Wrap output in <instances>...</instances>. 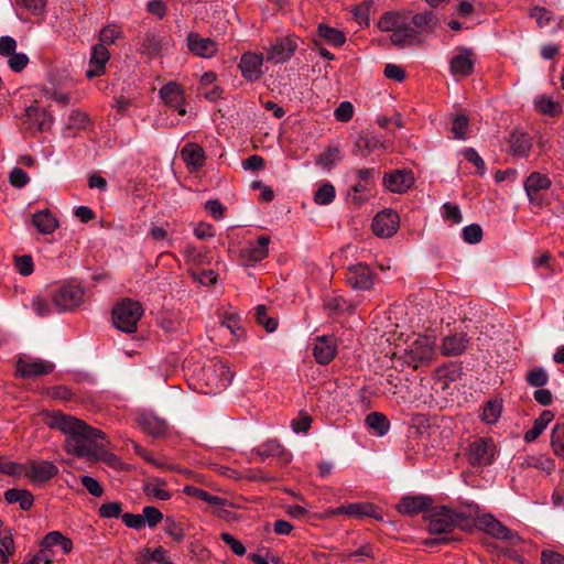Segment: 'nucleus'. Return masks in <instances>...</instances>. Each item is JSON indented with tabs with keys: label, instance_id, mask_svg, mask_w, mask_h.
<instances>
[{
	"label": "nucleus",
	"instance_id": "nucleus-1",
	"mask_svg": "<svg viewBox=\"0 0 564 564\" xmlns=\"http://www.w3.org/2000/svg\"><path fill=\"white\" fill-rule=\"evenodd\" d=\"M50 424L65 435L67 453L88 460L102 457L104 446L97 442L104 437L101 431L91 429L85 422L61 413L54 414Z\"/></svg>",
	"mask_w": 564,
	"mask_h": 564
},
{
	"label": "nucleus",
	"instance_id": "nucleus-2",
	"mask_svg": "<svg viewBox=\"0 0 564 564\" xmlns=\"http://www.w3.org/2000/svg\"><path fill=\"white\" fill-rule=\"evenodd\" d=\"M436 355L435 337L431 335H417L403 350L402 358L413 368L431 362Z\"/></svg>",
	"mask_w": 564,
	"mask_h": 564
},
{
	"label": "nucleus",
	"instance_id": "nucleus-3",
	"mask_svg": "<svg viewBox=\"0 0 564 564\" xmlns=\"http://www.w3.org/2000/svg\"><path fill=\"white\" fill-rule=\"evenodd\" d=\"M142 314L143 308L139 302L122 301L113 308V324L121 332L133 333Z\"/></svg>",
	"mask_w": 564,
	"mask_h": 564
},
{
	"label": "nucleus",
	"instance_id": "nucleus-4",
	"mask_svg": "<svg viewBox=\"0 0 564 564\" xmlns=\"http://www.w3.org/2000/svg\"><path fill=\"white\" fill-rule=\"evenodd\" d=\"M425 519L429 531L432 534H441L451 532L458 524L460 517L446 507H435L426 513Z\"/></svg>",
	"mask_w": 564,
	"mask_h": 564
},
{
	"label": "nucleus",
	"instance_id": "nucleus-5",
	"mask_svg": "<svg viewBox=\"0 0 564 564\" xmlns=\"http://www.w3.org/2000/svg\"><path fill=\"white\" fill-rule=\"evenodd\" d=\"M84 299V291L80 286L66 284L56 290L52 296L55 308L64 312L77 307Z\"/></svg>",
	"mask_w": 564,
	"mask_h": 564
},
{
	"label": "nucleus",
	"instance_id": "nucleus-6",
	"mask_svg": "<svg viewBox=\"0 0 564 564\" xmlns=\"http://www.w3.org/2000/svg\"><path fill=\"white\" fill-rule=\"evenodd\" d=\"M297 48V37L284 36L264 47L267 61L281 64L289 61Z\"/></svg>",
	"mask_w": 564,
	"mask_h": 564
},
{
	"label": "nucleus",
	"instance_id": "nucleus-7",
	"mask_svg": "<svg viewBox=\"0 0 564 564\" xmlns=\"http://www.w3.org/2000/svg\"><path fill=\"white\" fill-rule=\"evenodd\" d=\"M54 370V364L44 359L21 357L17 362V372L22 378H34L48 375Z\"/></svg>",
	"mask_w": 564,
	"mask_h": 564
},
{
	"label": "nucleus",
	"instance_id": "nucleus-8",
	"mask_svg": "<svg viewBox=\"0 0 564 564\" xmlns=\"http://www.w3.org/2000/svg\"><path fill=\"white\" fill-rule=\"evenodd\" d=\"M399 225V215L392 209H386L375 216L372 220V230L378 237L389 238L397 232Z\"/></svg>",
	"mask_w": 564,
	"mask_h": 564
},
{
	"label": "nucleus",
	"instance_id": "nucleus-9",
	"mask_svg": "<svg viewBox=\"0 0 564 564\" xmlns=\"http://www.w3.org/2000/svg\"><path fill=\"white\" fill-rule=\"evenodd\" d=\"M495 456V444L491 440L478 438L470 443L468 459L470 464L487 466L491 464Z\"/></svg>",
	"mask_w": 564,
	"mask_h": 564
},
{
	"label": "nucleus",
	"instance_id": "nucleus-10",
	"mask_svg": "<svg viewBox=\"0 0 564 564\" xmlns=\"http://www.w3.org/2000/svg\"><path fill=\"white\" fill-rule=\"evenodd\" d=\"M186 40L189 52L198 57L212 58L218 51V44L214 40L198 33L189 32Z\"/></svg>",
	"mask_w": 564,
	"mask_h": 564
},
{
	"label": "nucleus",
	"instance_id": "nucleus-11",
	"mask_svg": "<svg viewBox=\"0 0 564 564\" xmlns=\"http://www.w3.org/2000/svg\"><path fill=\"white\" fill-rule=\"evenodd\" d=\"M346 280L354 289L365 291L372 288L373 273L368 265L357 263L348 268Z\"/></svg>",
	"mask_w": 564,
	"mask_h": 564
},
{
	"label": "nucleus",
	"instance_id": "nucleus-12",
	"mask_svg": "<svg viewBox=\"0 0 564 564\" xmlns=\"http://www.w3.org/2000/svg\"><path fill=\"white\" fill-rule=\"evenodd\" d=\"M264 57L262 54L247 52L242 54L239 63V68L243 78L249 82L258 80L262 75Z\"/></svg>",
	"mask_w": 564,
	"mask_h": 564
},
{
	"label": "nucleus",
	"instance_id": "nucleus-13",
	"mask_svg": "<svg viewBox=\"0 0 564 564\" xmlns=\"http://www.w3.org/2000/svg\"><path fill=\"white\" fill-rule=\"evenodd\" d=\"M270 238L262 236L254 241H249L241 251V258L247 265H254L269 253Z\"/></svg>",
	"mask_w": 564,
	"mask_h": 564
},
{
	"label": "nucleus",
	"instance_id": "nucleus-14",
	"mask_svg": "<svg viewBox=\"0 0 564 564\" xmlns=\"http://www.w3.org/2000/svg\"><path fill=\"white\" fill-rule=\"evenodd\" d=\"M110 58V53L102 44H96L91 47L86 76L88 78L99 77L105 74L106 65Z\"/></svg>",
	"mask_w": 564,
	"mask_h": 564
},
{
	"label": "nucleus",
	"instance_id": "nucleus-15",
	"mask_svg": "<svg viewBox=\"0 0 564 564\" xmlns=\"http://www.w3.org/2000/svg\"><path fill=\"white\" fill-rule=\"evenodd\" d=\"M160 96L166 106L175 109L181 116L186 113L184 91L180 85L174 82L167 83L160 89Z\"/></svg>",
	"mask_w": 564,
	"mask_h": 564
},
{
	"label": "nucleus",
	"instance_id": "nucleus-16",
	"mask_svg": "<svg viewBox=\"0 0 564 564\" xmlns=\"http://www.w3.org/2000/svg\"><path fill=\"white\" fill-rule=\"evenodd\" d=\"M24 474L32 481L44 482L52 479L58 473V468L47 460L31 462L23 467Z\"/></svg>",
	"mask_w": 564,
	"mask_h": 564
},
{
	"label": "nucleus",
	"instance_id": "nucleus-17",
	"mask_svg": "<svg viewBox=\"0 0 564 564\" xmlns=\"http://www.w3.org/2000/svg\"><path fill=\"white\" fill-rule=\"evenodd\" d=\"M383 183L392 193H404L414 184V175L409 170H395L386 174Z\"/></svg>",
	"mask_w": 564,
	"mask_h": 564
},
{
	"label": "nucleus",
	"instance_id": "nucleus-18",
	"mask_svg": "<svg viewBox=\"0 0 564 564\" xmlns=\"http://www.w3.org/2000/svg\"><path fill=\"white\" fill-rule=\"evenodd\" d=\"M25 123L32 130L45 131L51 128L53 123V117L47 111L37 106H30L25 109L24 113Z\"/></svg>",
	"mask_w": 564,
	"mask_h": 564
},
{
	"label": "nucleus",
	"instance_id": "nucleus-19",
	"mask_svg": "<svg viewBox=\"0 0 564 564\" xmlns=\"http://www.w3.org/2000/svg\"><path fill=\"white\" fill-rule=\"evenodd\" d=\"M451 72L454 76L466 77L473 73L474 58L473 52L466 47L457 48V53L452 57Z\"/></svg>",
	"mask_w": 564,
	"mask_h": 564
},
{
	"label": "nucleus",
	"instance_id": "nucleus-20",
	"mask_svg": "<svg viewBox=\"0 0 564 564\" xmlns=\"http://www.w3.org/2000/svg\"><path fill=\"white\" fill-rule=\"evenodd\" d=\"M180 155L189 172H196L205 164V151L197 143L191 142L185 144L182 148Z\"/></svg>",
	"mask_w": 564,
	"mask_h": 564
},
{
	"label": "nucleus",
	"instance_id": "nucleus-21",
	"mask_svg": "<svg viewBox=\"0 0 564 564\" xmlns=\"http://www.w3.org/2000/svg\"><path fill=\"white\" fill-rule=\"evenodd\" d=\"M314 357L321 365L329 364L336 355L337 345L333 336H319L314 343Z\"/></svg>",
	"mask_w": 564,
	"mask_h": 564
},
{
	"label": "nucleus",
	"instance_id": "nucleus-22",
	"mask_svg": "<svg viewBox=\"0 0 564 564\" xmlns=\"http://www.w3.org/2000/svg\"><path fill=\"white\" fill-rule=\"evenodd\" d=\"M432 499L427 496H405L398 503V511L402 514L414 516L427 509Z\"/></svg>",
	"mask_w": 564,
	"mask_h": 564
},
{
	"label": "nucleus",
	"instance_id": "nucleus-23",
	"mask_svg": "<svg viewBox=\"0 0 564 564\" xmlns=\"http://www.w3.org/2000/svg\"><path fill=\"white\" fill-rule=\"evenodd\" d=\"M376 507L371 503L356 502L347 506H341L336 509H330L328 513L330 516L345 514L348 517L360 518L364 516L376 517Z\"/></svg>",
	"mask_w": 564,
	"mask_h": 564
},
{
	"label": "nucleus",
	"instance_id": "nucleus-24",
	"mask_svg": "<svg viewBox=\"0 0 564 564\" xmlns=\"http://www.w3.org/2000/svg\"><path fill=\"white\" fill-rule=\"evenodd\" d=\"M32 224L41 235H51L59 226L57 218L48 209L36 212L32 216Z\"/></svg>",
	"mask_w": 564,
	"mask_h": 564
},
{
	"label": "nucleus",
	"instance_id": "nucleus-25",
	"mask_svg": "<svg viewBox=\"0 0 564 564\" xmlns=\"http://www.w3.org/2000/svg\"><path fill=\"white\" fill-rule=\"evenodd\" d=\"M138 424L144 432L153 436L162 434L166 429L165 421L151 412L140 414L138 417Z\"/></svg>",
	"mask_w": 564,
	"mask_h": 564
},
{
	"label": "nucleus",
	"instance_id": "nucleus-26",
	"mask_svg": "<svg viewBox=\"0 0 564 564\" xmlns=\"http://www.w3.org/2000/svg\"><path fill=\"white\" fill-rule=\"evenodd\" d=\"M510 149L513 155L525 158L531 151V140L525 132L513 131L509 139Z\"/></svg>",
	"mask_w": 564,
	"mask_h": 564
},
{
	"label": "nucleus",
	"instance_id": "nucleus-27",
	"mask_svg": "<svg viewBox=\"0 0 564 564\" xmlns=\"http://www.w3.org/2000/svg\"><path fill=\"white\" fill-rule=\"evenodd\" d=\"M484 530L494 538L501 540L512 539V532L492 516H485L480 520Z\"/></svg>",
	"mask_w": 564,
	"mask_h": 564
},
{
	"label": "nucleus",
	"instance_id": "nucleus-28",
	"mask_svg": "<svg viewBox=\"0 0 564 564\" xmlns=\"http://www.w3.org/2000/svg\"><path fill=\"white\" fill-rule=\"evenodd\" d=\"M533 105L536 111L551 117H555L560 115L562 111L561 104L553 97L544 94L538 95L533 99Z\"/></svg>",
	"mask_w": 564,
	"mask_h": 564
},
{
	"label": "nucleus",
	"instance_id": "nucleus-29",
	"mask_svg": "<svg viewBox=\"0 0 564 564\" xmlns=\"http://www.w3.org/2000/svg\"><path fill=\"white\" fill-rule=\"evenodd\" d=\"M553 419L554 414L551 411H543L540 416L534 420L533 426L525 432L524 441L527 443L535 441L544 432Z\"/></svg>",
	"mask_w": 564,
	"mask_h": 564
},
{
	"label": "nucleus",
	"instance_id": "nucleus-30",
	"mask_svg": "<svg viewBox=\"0 0 564 564\" xmlns=\"http://www.w3.org/2000/svg\"><path fill=\"white\" fill-rule=\"evenodd\" d=\"M550 185V178L540 172L531 173L524 182V188L530 199H532L535 193L542 189H547Z\"/></svg>",
	"mask_w": 564,
	"mask_h": 564
},
{
	"label": "nucleus",
	"instance_id": "nucleus-31",
	"mask_svg": "<svg viewBox=\"0 0 564 564\" xmlns=\"http://www.w3.org/2000/svg\"><path fill=\"white\" fill-rule=\"evenodd\" d=\"M390 40L394 45L403 47L415 43L416 35L405 21L403 25L391 33Z\"/></svg>",
	"mask_w": 564,
	"mask_h": 564
},
{
	"label": "nucleus",
	"instance_id": "nucleus-32",
	"mask_svg": "<svg viewBox=\"0 0 564 564\" xmlns=\"http://www.w3.org/2000/svg\"><path fill=\"white\" fill-rule=\"evenodd\" d=\"M365 423L368 429L378 436H384L390 430V422L387 416L379 412H372L367 415Z\"/></svg>",
	"mask_w": 564,
	"mask_h": 564
},
{
	"label": "nucleus",
	"instance_id": "nucleus-33",
	"mask_svg": "<svg viewBox=\"0 0 564 564\" xmlns=\"http://www.w3.org/2000/svg\"><path fill=\"white\" fill-rule=\"evenodd\" d=\"M466 339L463 335L445 337L442 344V354L445 356L460 355L466 348Z\"/></svg>",
	"mask_w": 564,
	"mask_h": 564
},
{
	"label": "nucleus",
	"instance_id": "nucleus-34",
	"mask_svg": "<svg viewBox=\"0 0 564 564\" xmlns=\"http://www.w3.org/2000/svg\"><path fill=\"white\" fill-rule=\"evenodd\" d=\"M356 147L360 150L361 154L369 153L377 149H386V140L377 134L361 135L356 141Z\"/></svg>",
	"mask_w": 564,
	"mask_h": 564
},
{
	"label": "nucleus",
	"instance_id": "nucleus-35",
	"mask_svg": "<svg viewBox=\"0 0 564 564\" xmlns=\"http://www.w3.org/2000/svg\"><path fill=\"white\" fill-rule=\"evenodd\" d=\"M317 35L327 44L333 46H340L346 41V37L341 31L323 23L318 25Z\"/></svg>",
	"mask_w": 564,
	"mask_h": 564
},
{
	"label": "nucleus",
	"instance_id": "nucleus-36",
	"mask_svg": "<svg viewBox=\"0 0 564 564\" xmlns=\"http://www.w3.org/2000/svg\"><path fill=\"white\" fill-rule=\"evenodd\" d=\"M41 545L55 546L58 545L65 554H68L73 550V542L70 539L62 534L59 531L48 532L42 540Z\"/></svg>",
	"mask_w": 564,
	"mask_h": 564
},
{
	"label": "nucleus",
	"instance_id": "nucleus-37",
	"mask_svg": "<svg viewBox=\"0 0 564 564\" xmlns=\"http://www.w3.org/2000/svg\"><path fill=\"white\" fill-rule=\"evenodd\" d=\"M8 503H19L22 510H29L33 505V496L21 489H9L4 492Z\"/></svg>",
	"mask_w": 564,
	"mask_h": 564
},
{
	"label": "nucleus",
	"instance_id": "nucleus-38",
	"mask_svg": "<svg viewBox=\"0 0 564 564\" xmlns=\"http://www.w3.org/2000/svg\"><path fill=\"white\" fill-rule=\"evenodd\" d=\"M502 413V402L498 399L489 400L484 405L481 412V421L486 424H495L498 422Z\"/></svg>",
	"mask_w": 564,
	"mask_h": 564
},
{
	"label": "nucleus",
	"instance_id": "nucleus-39",
	"mask_svg": "<svg viewBox=\"0 0 564 564\" xmlns=\"http://www.w3.org/2000/svg\"><path fill=\"white\" fill-rule=\"evenodd\" d=\"M405 21H406V19L399 13L387 12L378 21V28L382 32H391L392 33L394 30H397L398 28L403 25V23Z\"/></svg>",
	"mask_w": 564,
	"mask_h": 564
},
{
	"label": "nucleus",
	"instance_id": "nucleus-40",
	"mask_svg": "<svg viewBox=\"0 0 564 564\" xmlns=\"http://www.w3.org/2000/svg\"><path fill=\"white\" fill-rule=\"evenodd\" d=\"M165 482L161 479H155L143 486V491L147 496L158 500H169L171 494L164 488Z\"/></svg>",
	"mask_w": 564,
	"mask_h": 564
},
{
	"label": "nucleus",
	"instance_id": "nucleus-41",
	"mask_svg": "<svg viewBox=\"0 0 564 564\" xmlns=\"http://www.w3.org/2000/svg\"><path fill=\"white\" fill-rule=\"evenodd\" d=\"M213 368L215 372H219L220 377L216 380H209V383L215 384L218 390L227 388L232 381L234 373L221 361L215 362Z\"/></svg>",
	"mask_w": 564,
	"mask_h": 564
},
{
	"label": "nucleus",
	"instance_id": "nucleus-42",
	"mask_svg": "<svg viewBox=\"0 0 564 564\" xmlns=\"http://www.w3.org/2000/svg\"><path fill=\"white\" fill-rule=\"evenodd\" d=\"M185 492H187L188 495H191L193 497H196L197 499H199L202 501H205L206 503H208L212 507L227 505L226 500H224L217 496H213L209 492H207L203 489H199L197 487L188 486L185 488Z\"/></svg>",
	"mask_w": 564,
	"mask_h": 564
},
{
	"label": "nucleus",
	"instance_id": "nucleus-43",
	"mask_svg": "<svg viewBox=\"0 0 564 564\" xmlns=\"http://www.w3.org/2000/svg\"><path fill=\"white\" fill-rule=\"evenodd\" d=\"M341 160L340 150L336 147L328 148L317 158V165L324 170L333 169Z\"/></svg>",
	"mask_w": 564,
	"mask_h": 564
},
{
	"label": "nucleus",
	"instance_id": "nucleus-44",
	"mask_svg": "<svg viewBox=\"0 0 564 564\" xmlns=\"http://www.w3.org/2000/svg\"><path fill=\"white\" fill-rule=\"evenodd\" d=\"M142 563L140 564H147L150 561L158 562L160 564H172L171 561L167 558V551L163 547H156L154 550L147 549L141 554Z\"/></svg>",
	"mask_w": 564,
	"mask_h": 564
},
{
	"label": "nucleus",
	"instance_id": "nucleus-45",
	"mask_svg": "<svg viewBox=\"0 0 564 564\" xmlns=\"http://www.w3.org/2000/svg\"><path fill=\"white\" fill-rule=\"evenodd\" d=\"M13 263L15 271L23 276H29L34 272L33 259L29 254L14 256Z\"/></svg>",
	"mask_w": 564,
	"mask_h": 564
},
{
	"label": "nucleus",
	"instance_id": "nucleus-46",
	"mask_svg": "<svg viewBox=\"0 0 564 564\" xmlns=\"http://www.w3.org/2000/svg\"><path fill=\"white\" fill-rule=\"evenodd\" d=\"M335 198V187L329 183H324L315 192L314 200L318 205H328Z\"/></svg>",
	"mask_w": 564,
	"mask_h": 564
},
{
	"label": "nucleus",
	"instance_id": "nucleus-47",
	"mask_svg": "<svg viewBox=\"0 0 564 564\" xmlns=\"http://www.w3.org/2000/svg\"><path fill=\"white\" fill-rule=\"evenodd\" d=\"M164 531L176 542H181L184 539V528L182 523L174 518L169 517L165 519Z\"/></svg>",
	"mask_w": 564,
	"mask_h": 564
},
{
	"label": "nucleus",
	"instance_id": "nucleus-48",
	"mask_svg": "<svg viewBox=\"0 0 564 564\" xmlns=\"http://www.w3.org/2000/svg\"><path fill=\"white\" fill-rule=\"evenodd\" d=\"M121 30L116 24H109L99 32V41L104 46L111 45L121 36Z\"/></svg>",
	"mask_w": 564,
	"mask_h": 564
},
{
	"label": "nucleus",
	"instance_id": "nucleus-49",
	"mask_svg": "<svg viewBox=\"0 0 564 564\" xmlns=\"http://www.w3.org/2000/svg\"><path fill=\"white\" fill-rule=\"evenodd\" d=\"M412 24L421 31L433 30L434 14L431 11L416 13L412 18Z\"/></svg>",
	"mask_w": 564,
	"mask_h": 564
},
{
	"label": "nucleus",
	"instance_id": "nucleus-50",
	"mask_svg": "<svg viewBox=\"0 0 564 564\" xmlns=\"http://www.w3.org/2000/svg\"><path fill=\"white\" fill-rule=\"evenodd\" d=\"M551 445L556 455L564 458V425H555L552 431Z\"/></svg>",
	"mask_w": 564,
	"mask_h": 564
},
{
	"label": "nucleus",
	"instance_id": "nucleus-51",
	"mask_svg": "<svg viewBox=\"0 0 564 564\" xmlns=\"http://www.w3.org/2000/svg\"><path fill=\"white\" fill-rule=\"evenodd\" d=\"M527 381L532 387L542 388L549 381V373L542 367L535 368V369L531 370L530 372H528Z\"/></svg>",
	"mask_w": 564,
	"mask_h": 564
},
{
	"label": "nucleus",
	"instance_id": "nucleus-52",
	"mask_svg": "<svg viewBox=\"0 0 564 564\" xmlns=\"http://www.w3.org/2000/svg\"><path fill=\"white\" fill-rule=\"evenodd\" d=\"M256 318L268 332H274L278 327L276 319L269 317L267 307L264 305H258L256 307Z\"/></svg>",
	"mask_w": 564,
	"mask_h": 564
},
{
	"label": "nucleus",
	"instance_id": "nucleus-53",
	"mask_svg": "<svg viewBox=\"0 0 564 564\" xmlns=\"http://www.w3.org/2000/svg\"><path fill=\"white\" fill-rule=\"evenodd\" d=\"M15 546L11 534L0 533V556L3 563H8L9 558L14 554Z\"/></svg>",
	"mask_w": 564,
	"mask_h": 564
},
{
	"label": "nucleus",
	"instance_id": "nucleus-54",
	"mask_svg": "<svg viewBox=\"0 0 564 564\" xmlns=\"http://www.w3.org/2000/svg\"><path fill=\"white\" fill-rule=\"evenodd\" d=\"M443 217L454 225H458L463 221L460 208L457 204L446 202L443 204Z\"/></svg>",
	"mask_w": 564,
	"mask_h": 564
},
{
	"label": "nucleus",
	"instance_id": "nucleus-55",
	"mask_svg": "<svg viewBox=\"0 0 564 564\" xmlns=\"http://www.w3.org/2000/svg\"><path fill=\"white\" fill-rule=\"evenodd\" d=\"M462 236L467 243L476 245L481 241L482 229L479 225L471 224L463 228Z\"/></svg>",
	"mask_w": 564,
	"mask_h": 564
},
{
	"label": "nucleus",
	"instance_id": "nucleus-56",
	"mask_svg": "<svg viewBox=\"0 0 564 564\" xmlns=\"http://www.w3.org/2000/svg\"><path fill=\"white\" fill-rule=\"evenodd\" d=\"M468 129V119L464 115L456 116L453 120L452 131L458 140H465Z\"/></svg>",
	"mask_w": 564,
	"mask_h": 564
},
{
	"label": "nucleus",
	"instance_id": "nucleus-57",
	"mask_svg": "<svg viewBox=\"0 0 564 564\" xmlns=\"http://www.w3.org/2000/svg\"><path fill=\"white\" fill-rule=\"evenodd\" d=\"M142 518L144 519V524L154 528L163 520V514L155 507L148 506L143 508Z\"/></svg>",
	"mask_w": 564,
	"mask_h": 564
},
{
	"label": "nucleus",
	"instance_id": "nucleus-58",
	"mask_svg": "<svg viewBox=\"0 0 564 564\" xmlns=\"http://www.w3.org/2000/svg\"><path fill=\"white\" fill-rule=\"evenodd\" d=\"M7 63L13 72H21L26 67L29 57L25 53L13 52L7 57Z\"/></svg>",
	"mask_w": 564,
	"mask_h": 564
},
{
	"label": "nucleus",
	"instance_id": "nucleus-59",
	"mask_svg": "<svg viewBox=\"0 0 564 564\" xmlns=\"http://www.w3.org/2000/svg\"><path fill=\"white\" fill-rule=\"evenodd\" d=\"M334 116L336 120L341 122L349 121L354 116V106L349 101H343L339 104V106L335 109Z\"/></svg>",
	"mask_w": 564,
	"mask_h": 564
},
{
	"label": "nucleus",
	"instance_id": "nucleus-60",
	"mask_svg": "<svg viewBox=\"0 0 564 564\" xmlns=\"http://www.w3.org/2000/svg\"><path fill=\"white\" fill-rule=\"evenodd\" d=\"M17 4L25 8L34 15H40L45 10L46 0H17Z\"/></svg>",
	"mask_w": 564,
	"mask_h": 564
},
{
	"label": "nucleus",
	"instance_id": "nucleus-61",
	"mask_svg": "<svg viewBox=\"0 0 564 564\" xmlns=\"http://www.w3.org/2000/svg\"><path fill=\"white\" fill-rule=\"evenodd\" d=\"M462 153L468 162L473 163L477 167L480 175L485 173V162L475 149L467 148Z\"/></svg>",
	"mask_w": 564,
	"mask_h": 564
},
{
	"label": "nucleus",
	"instance_id": "nucleus-62",
	"mask_svg": "<svg viewBox=\"0 0 564 564\" xmlns=\"http://www.w3.org/2000/svg\"><path fill=\"white\" fill-rule=\"evenodd\" d=\"M371 6V2H364L355 8L354 15L360 25H369Z\"/></svg>",
	"mask_w": 564,
	"mask_h": 564
},
{
	"label": "nucleus",
	"instance_id": "nucleus-63",
	"mask_svg": "<svg viewBox=\"0 0 564 564\" xmlns=\"http://www.w3.org/2000/svg\"><path fill=\"white\" fill-rule=\"evenodd\" d=\"M32 308H33L34 313L40 317L47 316L52 312V308H51L48 302L41 295H36L33 297Z\"/></svg>",
	"mask_w": 564,
	"mask_h": 564
},
{
	"label": "nucleus",
	"instance_id": "nucleus-64",
	"mask_svg": "<svg viewBox=\"0 0 564 564\" xmlns=\"http://www.w3.org/2000/svg\"><path fill=\"white\" fill-rule=\"evenodd\" d=\"M122 505L120 502L104 503L99 508V514L102 518H118L121 513Z\"/></svg>",
	"mask_w": 564,
	"mask_h": 564
}]
</instances>
